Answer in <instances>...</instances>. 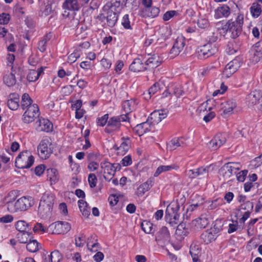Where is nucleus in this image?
Masks as SVG:
<instances>
[{"instance_id": "obj_13", "label": "nucleus", "mask_w": 262, "mask_h": 262, "mask_svg": "<svg viewBox=\"0 0 262 262\" xmlns=\"http://www.w3.org/2000/svg\"><path fill=\"white\" fill-rule=\"evenodd\" d=\"M185 46V39L183 36L178 37L170 51L171 57L173 58L179 55Z\"/></svg>"}, {"instance_id": "obj_47", "label": "nucleus", "mask_w": 262, "mask_h": 262, "mask_svg": "<svg viewBox=\"0 0 262 262\" xmlns=\"http://www.w3.org/2000/svg\"><path fill=\"white\" fill-rule=\"evenodd\" d=\"M38 243L36 240H31L26 245L27 249L31 252H35L38 250Z\"/></svg>"}, {"instance_id": "obj_61", "label": "nucleus", "mask_w": 262, "mask_h": 262, "mask_svg": "<svg viewBox=\"0 0 262 262\" xmlns=\"http://www.w3.org/2000/svg\"><path fill=\"white\" fill-rule=\"evenodd\" d=\"M195 169L198 177H203L207 175L208 173V168L207 167L204 168L202 167Z\"/></svg>"}, {"instance_id": "obj_28", "label": "nucleus", "mask_w": 262, "mask_h": 262, "mask_svg": "<svg viewBox=\"0 0 262 262\" xmlns=\"http://www.w3.org/2000/svg\"><path fill=\"white\" fill-rule=\"evenodd\" d=\"M231 163H226L219 170L220 174L222 175L224 178L226 180L230 178L234 172L236 173V171L232 168Z\"/></svg>"}, {"instance_id": "obj_63", "label": "nucleus", "mask_w": 262, "mask_h": 262, "mask_svg": "<svg viewBox=\"0 0 262 262\" xmlns=\"http://www.w3.org/2000/svg\"><path fill=\"white\" fill-rule=\"evenodd\" d=\"M79 57L80 54L77 52H74L68 56V62L70 63H73L76 61V60L79 58Z\"/></svg>"}, {"instance_id": "obj_14", "label": "nucleus", "mask_w": 262, "mask_h": 262, "mask_svg": "<svg viewBox=\"0 0 262 262\" xmlns=\"http://www.w3.org/2000/svg\"><path fill=\"white\" fill-rule=\"evenodd\" d=\"M209 223L208 215L203 214L192 221L193 230L199 231L206 228Z\"/></svg>"}, {"instance_id": "obj_26", "label": "nucleus", "mask_w": 262, "mask_h": 262, "mask_svg": "<svg viewBox=\"0 0 262 262\" xmlns=\"http://www.w3.org/2000/svg\"><path fill=\"white\" fill-rule=\"evenodd\" d=\"M186 145L185 139L183 137L174 138L167 144V148L171 151L176 149L179 147H184Z\"/></svg>"}, {"instance_id": "obj_4", "label": "nucleus", "mask_w": 262, "mask_h": 262, "mask_svg": "<svg viewBox=\"0 0 262 262\" xmlns=\"http://www.w3.org/2000/svg\"><path fill=\"white\" fill-rule=\"evenodd\" d=\"M244 17L238 15L235 20L232 19L229 20L224 26V29L226 30L227 33L230 34L231 38H237L241 34L243 29Z\"/></svg>"}, {"instance_id": "obj_25", "label": "nucleus", "mask_w": 262, "mask_h": 262, "mask_svg": "<svg viewBox=\"0 0 262 262\" xmlns=\"http://www.w3.org/2000/svg\"><path fill=\"white\" fill-rule=\"evenodd\" d=\"M118 16L119 14L117 12L107 11L106 16V23H104L102 26L103 27H105V26L110 28L114 27L117 22Z\"/></svg>"}, {"instance_id": "obj_27", "label": "nucleus", "mask_w": 262, "mask_h": 262, "mask_svg": "<svg viewBox=\"0 0 262 262\" xmlns=\"http://www.w3.org/2000/svg\"><path fill=\"white\" fill-rule=\"evenodd\" d=\"M230 14V8L227 5H223L215 10L214 17L219 19L222 17H227Z\"/></svg>"}, {"instance_id": "obj_49", "label": "nucleus", "mask_w": 262, "mask_h": 262, "mask_svg": "<svg viewBox=\"0 0 262 262\" xmlns=\"http://www.w3.org/2000/svg\"><path fill=\"white\" fill-rule=\"evenodd\" d=\"M189 252L191 256H200L201 255V248L199 245L192 244L190 247Z\"/></svg>"}, {"instance_id": "obj_11", "label": "nucleus", "mask_w": 262, "mask_h": 262, "mask_svg": "<svg viewBox=\"0 0 262 262\" xmlns=\"http://www.w3.org/2000/svg\"><path fill=\"white\" fill-rule=\"evenodd\" d=\"M51 146L52 144L48 140H42L37 147L39 156L45 159L49 158L53 151Z\"/></svg>"}, {"instance_id": "obj_64", "label": "nucleus", "mask_w": 262, "mask_h": 262, "mask_svg": "<svg viewBox=\"0 0 262 262\" xmlns=\"http://www.w3.org/2000/svg\"><path fill=\"white\" fill-rule=\"evenodd\" d=\"M85 235L83 234H81L80 236L78 238H75V245L77 247H81L83 246L84 243L82 242L84 241Z\"/></svg>"}, {"instance_id": "obj_62", "label": "nucleus", "mask_w": 262, "mask_h": 262, "mask_svg": "<svg viewBox=\"0 0 262 262\" xmlns=\"http://www.w3.org/2000/svg\"><path fill=\"white\" fill-rule=\"evenodd\" d=\"M121 164L123 166H128L132 164V160L130 155L124 157L121 161Z\"/></svg>"}, {"instance_id": "obj_54", "label": "nucleus", "mask_w": 262, "mask_h": 262, "mask_svg": "<svg viewBox=\"0 0 262 262\" xmlns=\"http://www.w3.org/2000/svg\"><path fill=\"white\" fill-rule=\"evenodd\" d=\"M252 49L255 53H257L259 56H262V40L256 42Z\"/></svg>"}, {"instance_id": "obj_5", "label": "nucleus", "mask_w": 262, "mask_h": 262, "mask_svg": "<svg viewBox=\"0 0 262 262\" xmlns=\"http://www.w3.org/2000/svg\"><path fill=\"white\" fill-rule=\"evenodd\" d=\"M181 206L178 201H173L167 207L165 211L166 220L171 225L177 224L179 222Z\"/></svg>"}, {"instance_id": "obj_38", "label": "nucleus", "mask_w": 262, "mask_h": 262, "mask_svg": "<svg viewBox=\"0 0 262 262\" xmlns=\"http://www.w3.org/2000/svg\"><path fill=\"white\" fill-rule=\"evenodd\" d=\"M179 166L176 164L170 165H161L158 167L154 173L155 177H158L159 174L163 172L170 171L172 169H178Z\"/></svg>"}, {"instance_id": "obj_21", "label": "nucleus", "mask_w": 262, "mask_h": 262, "mask_svg": "<svg viewBox=\"0 0 262 262\" xmlns=\"http://www.w3.org/2000/svg\"><path fill=\"white\" fill-rule=\"evenodd\" d=\"M170 237V233L167 228L165 226H163L157 232L156 236V240L158 242L165 244L169 242Z\"/></svg>"}, {"instance_id": "obj_24", "label": "nucleus", "mask_w": 262, "mask_h": 262, "mask_svg": "<svg viewBox=\"0 0 262 262\" xmlns=\"http://www.w3.org/2000/svg\"><path fill=\"white\" fill-rule=\"evenodd\" d=\"M167 113L166 110H156L150 114L148 118L152 120V123H158L167 117Z\"/></svg>"}, {"instance_id": "obj_20", "label": "nucleus", "mask_w": 262, "mask_h": 262, "mask_svg": "<svg viewBox=\"0 0 262 262\" xmlns=\"http://www.w3.org/2000/svg\"><path fill=\"white\" fill-rule=\"evenodd\" d=\"M35 127L38 131L49 132L51 130L52 124L48 119L41 118L35 122Z\"/></svg>"}, {"instance_id": "obj_37", "label": "nucleus", "mask_w": 262, "mask_h": 262, "mask_svg": "<svg viewBox=\"0 0 262 262\" xmlns=\"http://www.w3.org/2000/svg\"><path fill=\"white\" fill-rule=\"evenodd\" d=\"M33 104V100L28 94L25 93L22 95L20 107L23 110L27 109Z\"/></svg>"}, {"instance_id": "obj_1", "label": "nucleus", "mask_w": 262, "mask_h": 262, "mask_svg": "<svg viewBox=\"0 0 262 262\" xmlns=\"http://www.w3.org/2000/svg\"><path fill=\"white\" fill-rule=\"evenodd\" d=\"M13 193H9L5 198L7 209L10 212H15L18 211H26L34 204L33 199L30 196H23L17 200L14 205L13 202L16 200L15 195L12 196Z\"/></svg>"}, {"instance_id": "obj_18", "label": "nucleus", "mask_w": 262, "mask_h": 262, "mask_svg": "<svg viewBox=\"0 0 262 262\" xmlns=\"http://www.w3.org/2000/svg\"><path fill=\"white\" fill-rule=\"evenodd\" d=\"M121 124L119 122L116 116L111 117L108 121L105 132L108 134L118 132L120 130Z\"/></svg>"}, {"instance_id": "obj_8", "label": "nucleus", "mask_w": 262, "mask_h": 262, "mask_svg": "<svg viewBox=\"0 0 262 262\" xmlns=\"http://www.w3.org/2000/svg\"><path fill=\"white\" fill-rule=\"evenodd\" d=\"M39 110L37 104L34 103L26 109L22 116V120L24 123L26 124L32 123L39 117Z\"/></svg>"}, {"instance_id": "obj_58", "label": "nucleus", "mask_w": 262, "mask_h": 262, "mask_svg": "<svg viewBox=\"0 0 262 262\" xmlns=\"http://www.w3.org/2000/svg\"><path fill=\"white\" fill-rule=\"evenodd\" d=\"M88 181L90 187L94 188L96 186L97 179L94 173H90L89 175Z\"/></svg>"}, {"instance_id": "obj_36", "label": "nucleus", "mask_w": 262, "mask_h": 262, "mask_svg": "<svg viewBox=\"0 0 262 262\" xmlns=\"http://www.w3.org/2000/svg\"><path fill=\"white\" fill-rule=\"evenodd\" d=\"M62 7L64 9L72 11H77L80 8L77 0H66L63 3Z\"/></svg>"}, {"instance_id": "obj_34", "label": "nucleus", "mask_w": 262, "mask_h": 262, "mask_svg": "<svg viewBox=\"0 0 262 262\" xmlns=\"http://www.w3.org/2000/svg\"><path fill=\"white\" fill-rule=\"evenodd\" d=\"M189 233V229L186 227L185 223H180L177 226L176 230V235L179 237V240H181L186 236Z\"/></svg>"}, {"instance_id": "obj_52", "label": "nucleus", "mask_w": 262, "mask_h": 262, "mask_svg": "<svg viewBox=\"0 0 262 262\" xmlns=\"http://www.w3.org/2000/svg\"><path fill=\"white\" fill-rule=\"evenodd\" d=\"M121 24L125 29H131L130 21L129 18V15L125 14L123 16Z\"/></svg>"}, {"instance_id": "obj_60", "label": "nucleus", "mask_w": 262, "mask_h": 262, "mask_svg": "<svg viewBox=\"0 0 262 262\" xmlns=\"http://www.w3.org/2000/svg\"><path fill=\"white\" fill-rule=\"evenodd\" d=\"M150 188L149 186L145 183L141 184L138 188V194L142 195L145 193V192L148 191Z\"/></svg>"}, {"instance_id": "obj_42", "label": "nucleus", "mask_w": 262, "mask_h": 262, "mask_svg": "<svg viewBox=\"0 0 262 262\" xmlns=\"http://www.w3.org/2000/svg\"><path fill=\"white\" fill-rule=\"evenodd\" d=\"M31 233L28 231L18 232L17 234V237L20 243L28 244V241L30 242L31 240Z\"/></svg>"}, {"instance_id": "obj_10", "label": "nucleus", "mask_w": 262, "mask_h": 262, "mask_svg": "<svg viewBox=\"0 0 262 262\" xmlns=\"http://www.w3.org/2000/svg\"><path fill=\"white\" fill-rule=\"evenodd\" d=\"M220 228L214 225L209 229L207 230L201 235V238L206 244H208L215 241L219 235Z\"/></svg>"}, {"instance_id": "obj_59", "label": "nucleus", "mask_w": 262, "mask_h": 262, "mask_svg": "<svg viewBox=\"0 0 262 262\" xmlns=\"http://www.w3.org/2000/svg\"><path fill=\"white\" fill-rule=\"evenodd\" d=\"M247 170H242L241 171L236 173L237 180L239 182H244L248 173Z\"/></svg>"}, {"instance_id": "obj_6", "label": "nucleus", "mask_w": 262, "mask_h": 262, "mask_svg": "<svg viewBox=\"0 0 262 262\" xmlns=\"http://www.w3.org/2000/svg\"><path fill=\"white\" fill-rule=\"evenodd\" d=\"M34 159L30 151L25 150L19 153L15 159V166L18 168H30L34 163Z\"/></svg>"}, {"instance_id": "obj_48", "label": "nucleus", "mask_w": 262, "mask_h": 262, "mask_svg": "<svg viewBox=\"0 0 262 262\" xmlns=\"http://www.w3.org/2000/svg\"><path fill=\"white\" fill-rule=\"evenodd\" d=\"M29 224L24 221H18L16 222L15 225L16 229L19 232H23L27 231V228H28Z\"/></svg>"}, {"instance_id": "obj_39", "label": "nucleus", "mask_w": 262, "mask_h": 262, "mask_svg": "<svg viewBox=\"0 0 262 262\" xmlns=\"http://www.w3.org/2000/svg\"><path fill=\"white\" fill-rule=\"evenodd\" d=\"M95 237V235H91L88 238L89 242L86 245L88 250H89L90 251H91L92 252H98V251L101 249L100 245L98 242L93 243V242L91 241V240L92 239H94Z\"/></svg>"}, {"instance_id": "obj_43", "label": "nucleus", "mask_w": 262, "mask_h": 262, "mask_svg": "<svg viewBox=\"0 0 262 262\" xmlns=\"http://www.w3.org/2000/svg\"><path fill=\"white\" fill-rule=\"evenodd\" d=\"M78 205L82 215L86 217H88L90 214V209L87 206V203L82 200H80L78 201Z\"/></svg>"}, {"instance_id": "obj_12", "label": "nucleus", "mask_w": 262, "mask_h": 262, "mask_svg": "<svg viewBox=\"0 0 262 262\" xmlns=\"http://www.w3.org/2000/svg\"><path fill=\"white\" fill-rule=\"evenodd\" d=\"M236 107V103L235 100L230 99L226 101L221 104V115L226 118L232 114L233 110Z\"/></svg>"}, {"instance_id": "obj_3", "label": "nucleus", "mask_w": 262, "mask_h": 262, "mask_svg": "<svg viewBox=\"0 0 262 262\" xmlns=\"http://www.w3.org/2000/svg\"><path fill=\"white\" fill-rule=\"evenodd\" d=\"M55 198V195L49 191L42 194L38 208V213L41 218L46 219L51 215Z\"/></svg>"}, {"instance_id": "obj_41", "label": "nucleus", "mask_w": 262, "mask_h": 262, "mask_svg": "<svg viewBox=\"0 0 262 262\" xmlns=\"http://www.w3.org/2000/svg\"><path fill=\"white\" fill-rule=\"evenodd\" d=\"M250 9L252 16L255 18L258 17L262 12L261 5L257 2H254Z\"/></svg>"}, {"instance_id": "obj_15", "label": "nucleus", "mask_w": 262, "mask_h": 262, "mask_svg": "<svg viewBox=\"0 0 262 262\" xmlns=\"http://www.w3.org/2000/svg\"><path fill=\"white\" fill-rule=\"evenodd\" d=\"M226 142V138L224 134H217L209 142V147L212 150H215L224 144Z\"/></svg>"}, {"instance_id": "obj_57", "label": "nucleus", "mask_w": 262, "mask_h": 262, "mask_svg": "<svg viewBox=\"0 0 262 262\" xmlns=\"http://www.w3.org/2000/svg\"><path fill=\"white\" fill-rule=\"evenodd\" d=\"M108 114H106L104 115L100 118L97 119V124L99 126H104L106 124H107L108 121Z\"/></svg>"}, {"instance_id": "obj_51", "label": "nucleus", "mask_w": 262, "mask_h": 262, "mask_svg": "<svg viewBox=\"0 0 262 262\" xmlns=\"http://www.w3.org/2000/svg\"><path fill=\"white\" fill-rule=\"evenodd\" d=\"M247 99L251 103L256 104L257 101L259 100V93L256 92H252L248 95Z\"/></svg>"}, {"instance_id": "obj_9", "label": "nucleus", "mask_w": 262, "mask_h": 262, "mask_svg": "<svg viewBox=\"0 0 262 262\" xmlns=\"http://www.w3.org/2000/svg\"><path fill=\"white\" fill-rule=\"evenodd\" d=\"M71 228V225L68 222L58 221L50 225L48 229L53 234H61L67 233Z\"/></svg>"}, {"instance_id": "obj_40", "label": "nucleus", "mask_w": 262, "mask_h": 262, "mask_svg": "<svg viewBox=\"0 0 262 262\" xmlns=\"http://www.w3.org/2000/svg\"><path fill=\"white\" fill-rule=\"evenodd\" d=\"M62 258V255L59 251L54 250L48 256V259L47 258H45L44 262H48V261H51V262H60Z\"/></svg>"}, {"instance_id": "obj_31", "label": "nucleus", "mask_w": 262, "mask_h": 262, "mask_svg": "<svg viewBox=\"0 0 262 262\" xmlns=\"http://www.w3.org/2000/svg\"><path fill=\"white\" fill-rule=\"evenodd\" d=\"M46 68L45 67H40L37 70H30L27 76L28 81L30 82L36 81L39 76L43 73V71Z\"/></svg>"}, {"instance_id": "obj_44", "label": "nucleus", "mask_w": 262, "mask_h": 262, "mask_svg": "<svg viewBox=\"0 0 262 262\" xmlns=\"http://www.w3.org/2000/svg\"><path fill=\"white\" fill-rule=\"evenodd\" d=\"M47 177L51 182L56 183L58 180V172L55 168L47 169Z\"/></svg>"}, {"instance_id": "obj_17", "label": "nucleus", "mask_w": 262, "mask_h": 262, "mask_svg": "<svg viewBox=\"0 0 262 262\" xmlns=\"http://www.w3.org/2000/svg\"><path fill=\"white\" fill-rule=\"evenodd\" d=\"M100 167L103 170L104 178L110 181L115 175L113 165L108 161H102L100 163Z\"/></svg>"}, {"instance_id": "obj_22", "label": "nucleus", "mask_w": 262, "mask_h": 262, "mask_svg": "<svg viewBox=\"0 0 262 262\" xmlns=\"http://www.w3.org/2000/svg\"><path fill=\"white\" fill-rule=\"evenodd\" d=\"M149 118H148L146 121L137 124L135 127L134 130L139 136L143 135L151 130L152 122L149 121Z\"/></svg>"}, {"instance_id": "obj_30", "label": "nucleus", "mask_w": 262, "mask_h": 262, "mask_svg": "<svg viewBox=\"0 0 262 262\" xmlns=\"http://www.w3.org/2000/svg\"><path fill=\"white\" fill-rule=\"evenodd\" d=\"M7 105L12 110H16L19 106V97L17 93L11 94L9 96Z\"/></svg>"}, {"instance_id": "obj_45", "label": "nucleus", "mask_w": 262, "mask_h": 262, "mask_svg": "<svg viewBox=\"0 0 262 262\" xmlns=\"http://www.w3.org/2000/svg\"><path fill=\"white\" fill-rule=\"evenodd\" d=\"M4 82L8 86L14 85L16 82L15 75L12 73L6 74L4 77Z\"/></svg>"}, {"instance_id": "obj_2", "label": "nucleus", "mask_w": 262, "mask_h": 262, "mask_svg": "<svg viewBox=\"0 0 262 262\" xmlns=\"http://www.w3.org/2000/svg\"><path fill=\"white\" fill-rule=\"evenodd\" d=\"M217 37L210 38L209 41L203 46L199 47L195 52V56L199 60H205L214 55L219 50V45L216 42Z\"/></svg>"}, {"instance_id": "obj_16", "label": "nucleus", "mask_w": 262, "mask_h": 262, "mask_svg": "<svg viewBox=\"0 0 262 262\" xmlns=\"http://www.w3.org/2000/svg\"><path fill=\"white\" fill-rule=\"evenodd\" d=\"M241 67V62L237 58L230 61L225 67L223 72L224 74L227 77H230Z\"/></svg>"}, {"instance_id": "obj_35", "label": "nucleus", "mask_w": 262, "mask_h": 262, "mask_svg": "<svg viewBox=\"0 0 262 262\" xmlns=\"http://www.w3.org/2000/svg\"><path fill=\"white\" fill-rule=\"evenodd\" d=\"M121 140L122 143L120 146L116 148V150L118 151V154L124 155L129 148L130 141L128 138L125 139L124 138H122Z\"/></svg>"}, {"instance_id": "obj_23", "label": "nucleus", "mask_w": 262, "mask_h": 262, "mask_svg": "<svg viewBox=\"0 0 262 262\" xmlns=\"http://www.w3.org/2000/svg\"><path fill=\"white\" fill-rule=\"evenodd\" d=\"M184 94L181 85L177 84H173L168 86L166 91L163 94L165 97H167L168 95H174L177 97H179Z\"/></svg>"}, {"instance_id": "obj_55", "label": "nucleus", "mask_w": 262, "mask_h": 262, "mask_svg": "<svg viewBox=\"0 0 262 262\" xmlns=\"http://www.w3.org/2000/svg\"><path fill=\"white\" fill-rule=\"evenodd\" d=\"M10 19V15L8 13H3L0 14V24H8Z\"/></svg>"}, {"instance_id": "obj_56", "label": "nucleus", "mask_w": 262, "mask_h": 262, "mask_svg": "<svg viewBox=\"0 0 262 262\" xmlns=\"http://www.w3.org/2000/svg\"><path fill=\"white\" fill-rule=\"evenodd\" d=\"M253 208V204L252 202L247 201L244 203L241 204L240 209L244 210H252Z\"/></svg>"}, {"instance_id": "obj_7", "label": "nucleus", "mask_w": 262, "mask_h": 262, "mask_svg": "<svg viewBox=\"0 0 262 262\" xmlns=\"http://www.w3.org/2000/svg\"><path fill=\"white\" fill-rule=\"evenodd\" d=\"M58 5V0H47L45 8L40 11L41 13L39 14L40 16L46 17L51 14V15L49 18V21H50L52 19H56L57 14L55 10Z\"/></svg>"}, {"instance_id": "obj_50", "label": "nucleus", "mask_w": 262, "mask_h": 262, "mask_svg": "<svg viewBox=\"0 0 262 262\" xmlns=\"http://www.w3.org/2000/svg\"><path fill=\"white\" fill-rule=\"evenodd\" d=\"M130 10H136L138 7L137 0H126L123 4Z\"/></svg>"}, {"instance_id": "obj_29", "label": "nucleus", "mask_w": 262, "mask_h": 262, "mask_svg": "<svg viewBox=\"0 0 262 262\" xmlns=\"http://www.w3.org/2000/svg\"><path fill=\"white\" fill-rule=\"evenodd\" d=\"M121 2L118 0H111L104 7L103 10H107V11L112 12H116L117 14H119L121 10Z\"/></svg>"}, {"instance_id": "obj_53", "label": "nucleus", "mask_w": 262, "mask_h": 262, "mask_svg": "<svg viewBox=\"0 0 262 262\" xmlns=\"http://www.w3.org/2000/svg\"><path fill=\"white\" fill-rule=\"evenodd\" d=\"M162 83L157 82L155 83L149 89V94L150 95H154L158 91L161 89V86L162 85Z\"/></svg>"}, {"instance_id": "obj_19", "label": "nucleus", "mask_w": 262, "mask_h": 262, "mask_svg": "<svg viewBox=\"0 0 262 262\" xmlns=\"http://www.w3.org/2000/svg\"><path fill=\"white\" fill-rule=\"evenodd\" d=\"M129 70L134 73L144 72L147 70V67L145 65L140 57H137L134 59L129 67Z\"/></svg>"}, {"instance_id": "obj_46", "label": "nucleus", "mask_w": 262, "mask_h": 262, "mask_svg": "<svg viewBox=\"0 0 262 262\" xmlns=\"http://www.w3.org/2000/svg\"><path fill=\"white\" fill-rule=\"evenodd\" d=\"M142 229L147 234L154 233L153 225L150 222L144 221L141 224Z\"/></svg>"}, {"instance_id": "obj_32", "label": "nucleus", "mask_w": 262, "mask_h": 262, "mask_svg": "<svg viewBox=\"0 0 262 262\" xmlns=\"http://www.w3.org/2000/svg\"><path fill=\"white\" fill-rule=\"evenodd\" d=\"M138 104V101L136 99H130L125 100L122 103V108L126 113H129L135 111Z\"/></svg>"}, {"instance_id": "obj_33", "label": "nucleus", "mask_w": 262, "mask_h": 262, "mask_svg": "<svg viewBox=\"0 0 262 262\" xmlns=\"http://www.w3.org/2000/svg\"><path fill=\"white\" fill-rule=\"evenodd\" d=\"M161 62L162 60L158 55L154 54L145 61V65L146 67L154 69L158 67Z\"/></svg>"}]
</instances>
